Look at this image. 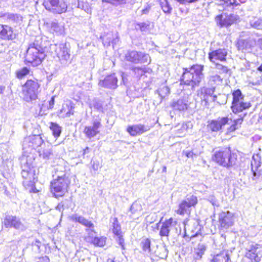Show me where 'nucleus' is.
<instances>
[{"mask_svg":"<svg viewBox=\"0 0 262 262\" xmlns=\"http://www.w3.org/2000/svg\"><path fill=\"white\" fill-rule=\"evenodd\" d=\"M101 126L100 120L95 119L93 121L92 125L84 127L83 133L89 139L94 138L99 133V128Z\"/></svg>","mask_w":262,"mask_h":262,"instance_id":"f3484780","label":"nucleus"},{"mask_svg":"<svg viewBox=\"0 0 262 262\" xmlns=\"http://www.w3.org/2000/svg\"><path fill=\"white\" fill-rule=\"evenodd\" d=\"M47 48L43 43L42 38L36 37L27 50L25 57L26 64L34 67L40 65L46 57Z\"/></svg>","mask_w":262,"mask_h":262,"instance_id":"f257e3e1","label":"nucleus"},{"mask_svg":"<svg viewBox=\"0 0 262 262\" xmlns=\"http://www.w3.org/2000/svg\"><path fill=\"white\" fill-rule=\"evenodd\" d=\"M197 203V197L193 195H190L182 201L179 206V208L176 211L180 215L189 214L191 212L190 208L194 207Z\"/></svg>","mask_w":262,"mask_h":262,"instance_id":"ddd939ff","label":"nucleus"},{"mask_svg":"<svg viewBox=\"0 0 262 262\" xmlns=\"http://www.w3.org/2000/svg\"><path fill=\"white\" fill-rule=\"evenodd\" d=\"M40 86L37 80H28L23 86L24 100L27 102L36 100L40 92Z\"/></svg>","mask_w":262,"mask_h":262,"instance_id":"423d86ee","label":"nucleus"},{"mask_svg":"<svg viewBox=\"0 0 262 262\" xmlns=\"http://www.w3.org/2000/svg\"><path fill=\"white\" fill-rule=\"evenodd\" d=\"M70 0H47L43 3L46 9L54 14H62L67 11Z\"/></svg>","mask_w":262,"mask_h":262,"instance_id":"0eeeda50","label":"nucleus"},{"mask_svg":"<svg viewBox=\"0 0 262 262\" xmlns=\"http://www.w3.org/2000/svg\"><path fill=\"white\" fill-rule=\"evenodd\" d=\"M206 250V246L204 244L200 243L194 248L193 257L194 259L200 260Z\"/></svg>","mask_w":262,"mask_h":262,"instance_id":"2f4dec72","label":"nucleus"},{"mask_svg":"<svg viewBox=\"0 0 262 262\" xmlns=\"http://www.w3.org/2000/svg\"><path fill=\"white\" fill-rule=\"evenodd\" d=\"M157 92L162 99L170 94V89L167 86L162 85Z\"/></svg>","mask_w":262,"mask_h":262,"instance_id":"79ce46f5","label":"nucleus"},{"mask_svg":"<svg viewBox=\"0 0 262 262\" xmlns=\"http://www.w3.org/2000/svg\"><path fill=\"white\" fill-rule=\"evenodd\" d=\"M50 31L56 35H62L64 33V28L63 25L53 21L51 24Z\"/></svg>","mask_w":262,"mask_h":262,"instance_id":"72a5a7b5","label":"nucleus"},{"mask_svg":"<svg viewBox=\"0 0 262 262\" xmlns=\"http://www.w3.org/2000/svg\"><path fill=\"white\" fill-rule=\"evenodd\" d=\"M117 78L115 74L106 76L104 79L100 80L99 85L107 89H115L117 87Z\"/></svg>","mask_w":262,"mask_h":262,"instance_id":"412c9836","label":"nucleus"},{"mask_svg":"<svg viewBox=\"0 0 262 262\" xmlns=\"http://www.w3.org/2000/svg\"><path fill=\"white\" fill-rule=\"evenodd\" d=\"M70 49L66 43L50 44L47 52L53 57L57 56L60 63L63 66L68 65L70 61Z\"/></svg>","mask_w":262,"mask_h":262,"instance_id":"39448f33","label":"nucleus"},{"mask_svg":"<svg viewBox=\"0 0 262 262\" xmlns=\"http://www.w3.org/2000/svg\"><path fill=\"white\" fill-rule=\"evenodd\" d=\"M211 159L220 166L230 168L236 166L237 155L232 152L229 147L219 148L213 150Z\"/></svg>","mask_w":262,"mask_h":262,"instance_id":"7ed1b4c3","label":"nucleus"},{"mask_svg":"<svg viewBox=\"0 0 262 262\" xmlns=\"http://www.w3.org/2000/svg\"><path fill=\"white\" fill-rule=\"evenodd\" d=\"M103 44L105 47H108L112 44L114 47L119 42V37L117 32H110L102 36H101Z\"/></svg>","mask_w":262,"mask_h":262,"instance_id":"5701e85b","label":"nucleus"},{"mask_svg":"<svg viewBox=\"0 0 262 262\" xmlns=\"http://www.w3.org/2000/svg\"><path fill=\"white\" fill-rule=\"evenodd\" d=\"M138 26L139 27L141 31H146L149 28V25L145 23H139L138 24Z\"/></svg>","mask_w":262,"mask_h":262,"instance_id":"8fccbe9b","label":"nucleus"},{"mask_svg":"<svg viewBox=\"0 0 262 262\" xmlns=\"http://www.w3.org/2000/svg\"><path fill=\"white\" fill-rule=\"evenodd\" d=\"M183 154L188 158H193V156H195L192 151H183Z\"/></svg>","mask_w":262,"mask_h":262,"instance_id":"864d4df0","label":"nucleus"},{"mask_svg":"<svg viewBox=\"0 0 262 262\" xmlns=\"http://www.w3.org/2000/svg\"><path fill=\"white\" fill-rule=\"evenodd\" d=\"M250 24L251 27L260 29L262 28V18H258L256 17H253L250 20Z\"/></svg>","mask_w":262,"mask_h":262,"instance_id":"37998d69","label":"nucleus"},{"mask_svg":"<svg viewBox=\"0 0 262 262\" xmlns=\"http://www.w3.org/2000/svg\"><path fill=\"white\" fill-rule=\"evenodd\" d=\"M161 224L162 225L159 232L160 235L161 236H168L171 228L177 225V221H174L172 217H170L166 220Z\"/></svg>","mask_w":262,"mask_h":262,"instance_id":"a878e982","label":"nucleus"},{"mask_svg":"<svg viewBox=\"0 0 262 262\" xmlns=\"http://www.w3.org/2000/svg\"><path fill=\"white\" fill-rule=\"evenodd\" d=\"M229 259L228 251H223L213 256L210 262H227Z\"/></svg>","mask_w":262,"mask_h":262,"instance_id":"c9c22d12","label":"nucleus"},{"mask_svg":"<svg viewBox=\"0 0 262 262\" xmlns=\"http://www.w3.org/2000/svg\"><path fill=\"white\" fill-rule=\"evenodd\" d=\"M215 87L210 88L203 86L200 88L199 91V95L204 100H206L209 96H212L215 91Z\"/></svg>","mask_w":262,"mask_h":262,"instance_id":"473e14b6","label":"nucleus"},{"mask_svg":"<svg viewBox=\"0 0 262 262\" xmlns=\"http://www.w3.org/2000/svg\"><path fill=\"white\" fill-rule=\"evenodd\" d=\"M208 84L210 86L215 87L222 82V78L218 75H210L208 78Z\"/></svg>","mask_w":262,"mask_h":262,"instance_id":"4c0bfd02","label":"nucleus"},{"mask_svg":"<svg viewBox=\"0 0 262 262\" xmlns=\"http://www.w3.org/2000/svg\"><path fill=\"white\" fill-rule=\"evenodd\" d=\"M231 120L228 117L218 118L216 120H212L208 122L207 128L212 132H217L221 130L224 126L229 124Z\"/></svg>","mask_w":262,"mask_h":262,"instance_id":"2eb2a0df","label":"nucleus"},{"mask_svg":"<svg viewBox=\"0 0 262 262\" xmlns=\"http://www.w3.org/2000/svg\"><path fill=\"white\" fill-rule=\"evenodd\" d=\"M3 224L6 228H14L20 230H24L27 228L18 217L12 215H6L4 219Z\"/></svg>","mask_w":262,"mask_h":262,"instance_id":"4468645a","label":"nucleus"},{"mask_svg":"<svg viewBox=\"0 0 262 262\" xmlns=\"http://www.w3.org/2000/svg\"><path fill=\"white\" fill-rule=\"evenodd\" d=\"M133 71L136 75L137 77H140L143 75L145 72V68L141 67H134L132 69Z\"/></svg>","mask_w":262,"mask_h":262,"instance_id":"de8ad7c7","label":"nucleus"},{"mask_svg":"<svg viewBox=\"0 0 262 262\" xmlns=\"http://www.w3.org/2000/svg\"><path fill=\"white\" fill-rule=\"evenodd\" d=\"M151 240L148 238H143L140 243V246L143 252V253L146 255L150 254Z\"/></svg>","mask_w":262,"mask_h":262,"instance_id":"e433bc0d","label":"nucleus"},{"mask_svg":"<svg viewBox=\"0 0 262 262\" xmlns=\"http://www.w3.org/2000/svg\"><path fill=\"white\" fill-rule=\"evenodd\" d=\"M118 242L119 245L121 246L123 249H124V239L120 235L118 236Z\"/></svg>","mask_w":262,"mask_h":262,"instance_id":"6e6d98bb","label":"nucleus"},{"mask_svg":"<svg viewBox=\"0 0 262 262\" xmlns=\"http://www.w3.org/2000/svg\"><path fill=\"white\" fill-rule=\"evenodd\" d=\"M75 108V104L71 101H68L63 105L62 108L60 110V113L62 114L63 117H69L74 114V109Z\"/></svg>","mask_w":262,"mask_h":262,"instance_id":"7c9ffc66","label":"nucleus"},{"mask_svg":"<svg viewBox=\"0 0 262 262\" xmlns=\"http://www.w3.org/2000/svg\"><path fill=\"white\" fill-rule=\"evenodd\" d=\"M162 249L164 252L163 256L166 257L167 256V254H168V250H167V248L165 247V246H164L162 248Z\"/></svg>","mask_w":262,"mask_h":262,"instance_id":"bf43d9fd","label":"nucleus"},{"mask_svg":"<svg viewBox=\"0 0 262 262\" xmlns=\"http://www.w3.org/2000/svg\"><path fill=\"white\" fill-rule=\"evenodd\" d=\"M103 2L110 3L114 5H117L121 3H123L125 0H102Z\"/></svg>","mask_w":262,"mask_h":262,"instance_id":"3c124183","label":"nucleus"},{"mask_svg":"<svg viewBox=\"0 0 262 262\" xmlns=\"http://www.w3.org/2000/svg\"><path fill=\"white\" fill-rule=\"evenodd\" d=\"M70 183V180L65 172L61 175H58L57 178L51 182V193L56 198L63 196L68 192Z\"/></svg>","mask_w":262,"mask_h":262,"instance_id":"20e7f679","label":"nucleus"},{"mask_svg":"<svg viewBox=\"0 0 262 262\" xmlns=\"http://www.w3.org/2000/svg\"><path fill=\"white\" fill-rule=\"evenodd\" d=\"M90 152V148L88 147H86L85 149L83 150V155H84L86 154H88Z\"/></svg>","mask_w":262,"mask_h":262,"instance_id":"052dcab7","label":"nucleus"},{"mask_svg":"<svg viewBox=\"0 0 262 262\" xmlns=\"http://www.w3.org/2000/svg\"><path fill=\"white\" fill-rule=\"evenodd\" d=\"M40 243L38 241H36L35 243L33 244V246H36L38 249H39L40 247Z\"/></svg>","mask_w":262,"mask_h":262,"instance_id":"680f3d73","label":"nucleus"},{"mask_svg":"<svg viewBox=\"0 0 262 262\" xmlns=\"http://www.w3.org/2000/svg\"><path fill=\"white\" fill-rule=\"evenodd\" d=\"M125 59L133 63H146L150 62V58L148 54L135 50L128 51L125 55Z\"/></svg>","mask_w":262,"mask_h":262,"instance_id":"1a4fd4ad","label":"nucleus"},{"mask_svg":"<svg viewBox=\"0 0 262 262\" xmlns=\"http://www.w3.org/2000/svg\"><path fill=\"white\" fill-rule=\"evenodd\" d=\"M54 97H52L50 100L49 102V108L51 109L53 107L54 104Z\"/></svg>","mask_w":262,"mask_h":262,"instance_id":"4d7b16f0","label":"nucleus"},{"mask_svg":"<svg viewBox=\"0 0 262 262\" xmlns=\"http://www.w3.org/2000/svg\"><path fill=\"white\" fill-rule=\"evenodd\" d=\"M163 172H166V167L165 166H164L163 167Z\"/></svg>","mask_w":262,"mask_h":262,"instance_id":"774afa93","label":"nucleus"},{"mask_svg":"<svg viewBox=\"0 0 262 262\" xmlns=\"http://www.w3.org/2000/svg\"><path fill=\"white\" fill-rule=\"evenodd\" d=\"M170 106L174 111L183 112L186 111L188 107L187 101L184 99L173 100L170 104Z\"/></svg>","mask_w":262,"mask_h":262,"instance_id":"c756f323","label":"nucleus"},{"mask_svg":"<svg viewBox=\"0 0 262 262\" xmlns=\"http://www.w3.org/2000/svg\"><path fill=\"white\" fill-rule=\"evenodd\" d=\"M0 18L11 24H20L23 20V17L20 15L9 12L1 13Z\"/></svg>","mask_w":262,"mask_h":262,"instance_id":"393cba45","label":"nucleus"},{"mask_svg":"<svg viewBox=\"0 0 262 262\" xmlns=\"http://www.w3.org/2000/svg\"><path fill=\"white\" fill-rule=\"evenodd\" d=\"M188 127V124L187 123H184L182 125V128L184 129H187Z\"/></svg>","mask_w":262,"mask_h":262,"instance_id":"0e129e2a","label":"nucleus"},{"mask_svg":"<svg viewBox=\"0 0 262 262\" xmlns=\"http://www.w3.org/2000/svg\"><path fill=\"white\" fill-rule=\"evenodd\" d=\"M150 127L148 125H145L142 124H137L129 125L127 128V131L132 136H136L143 134L148 131Z\"/></svg>","mask_w":262,"mask_h":262,"instance_id":"4be33fe9","label":"nucleus"},{"mask_svg":"<svg viewBox=\"0 0 262 262\" xmlns=\"http://www.w3.org/2000/svg\"><path fill=\"white\" fill-rule=\"evenodd\" d=\"M159 3L162 10L165 13H171L172 8L167 0H159Z\"/></svg>","mask_w":262,"mask_h":262,"instance_id":"a19ab883","label":"nucleus"},{"mask_svg":"<svg viewBox=\"0 0 262 262\" xmlns=\"http://www.w3.org/2000/svg\"><path fill=\"white\" fill-rule=\"evenodd\" d=\"M255 43L256 41L254 38L249 37L245 39H239L237 42V45L239 50L246 51L251 49L255 46Z\"/></svg>","mask_w":262,"mask_h":262,"instance_id":"c85d7f7f","label":"nucleus"},{"mask_svg":"<svg viewBox=\"0 0 262 262\" xmlns=\"http://www.w3.org/2000/svg\"><path fill=\"white\" fill-rule=\"evenodd\" d=\"M149 7H146V8L143 9L142 10V14H146L149 11Z\"/></svg>","mask_w":262,"mask_h":262,"instance_id":"e2e57ef3","label":"nucleus"},{"mask_svg":"<svg viewBox=\"0 0 262 262\" xmlns=\"http://www.w3.org/2000/svg\"><path fill=\"white\" fill-rule=\"evenodd\" d=\"M99 167V163L98 161H95L92 164V168L94 170H97Z\"/></svg>","mask_w":262,"mask_h":262,"instance_id":"5fc2aeb1","label":"nucleus"},{"mask_svg":"<svg viewBox=\"0 0 262 262\" xmlns=\"http://www.w3.org/2000/svg\"><path fill=\"white\" fill-rule=\"evenodd\" d=\"M70 220L72 222H78L86 227L87 228L86 229V232L88 234L89 233L90 230H94V225L93 223L81 215L75 213L70 216Z\"/></svg>","mask_w":262,"mask_h":262,"instance_id":"aec40b11","label":"nucleus"},{"mask_svg":"<svg viewBox=\"0 0 262 262\" xmlns=\"http://www.w3.org/2000/svg\"><path fill=\"white\" fill-rule=\"evenodd\" d=\"M23 146L24 149H34L38 151V148L45 146V143L39 135H32L24 139Z\"/></svg>","mask_w":262,"mask_h":262,"instance_id":"9b49d317","label":"nucleus"},{"mask_svg":"<svg viewBox=\"0 0 262 262\" xmlns=\"http://www.w3.org/2000/svg\"><path fill=\"white\" fill-rule=\"evenodd\" d=\"M129 210L133 214L140 212L142 210L141 202L140 201H135L131 205Z\"/></svg>","mask_w":262,"mask_h":262,"instance_id":"ea45409f","label":"nucleus"},{"mask_svg":"<svg viewBox=\"0 0 262 262\" xmlns=\"http://www.w3.org/2000/svg\"><path fill=\"white\" fill-rule=\"evenodd\" d=\"M49 127L55 138L57 139L60 136L61 133V127L57 123L51 122L50 123Z\"/></svg>","mask_w":262,"mask_h":262,"instance_id":"58836bf2","label":"nucleus"},{"mask_svg":"<svg viewBox=\"0 0 262 262\" xmlns=\"http://www.w3.org/2000/svg\"><path fill=\"white\" fill-rule=\"evenodd\" d=\"M113 233L118 236L120 235L121 234V227L116 218L115 219L114 222H113Z\"/></svg>","mask_w":262,"mask_h":262,"instance_id":"c03bdc74","label":"nucleus"},{"mask_svg":"<svg viewBox=\"0 0 262 262\" xmlns=\"http://www.w3.org/2000/svg\"><path fill=\"white\" fill-rule=\"evenodd\" d=\"M35 168L31 163L26 161V162L22 166L21 175L24 180L25 185L32 186L35 183L36 177Z\"/></svg>","mask_w":262,"mask_h":262,"instance_id":"9d476101","label":"nucleus"},{"mask_svg":"<svg viewBox=\"0 0 262 262\" xmlns=\"http://www.w3.org/2000/svg\"><path fill=\"white\" fill-rule=\"evenodd\" d=\"M29 73V70L27 67H24L16 72V76L19 79H21Z\"/></svg>","mask_w":262,"mask_h":262,"instance_id":"49530a36","label":"nucleus"},{"mask_svg":"<svg viewBox=\"0 0 262 262\" xmlns=\"http://www.w3.org/2000/svg\"><path fill=\"white\" fill-rule=\"evenodd\" d=\"M227 54V52L225 49H219L210 52L208 57L211 62L214 63L216 60L225 61Z\"/></svg>","mask_w":262,"mask_h":262,"instance_id":"bb28decb","label":"nucleus"},{"mask_svg":"<svg viewBox=\"0 0 262 262\" xmlns=\"http://www.w3.org/2000/svg\"><path fill=\"white\" fill-rule=\"evenodd\" d=\"M216 68L222 73H227L229 71V69L227 67L219 63H216Z\"/></svg>","mask_w":262,"mask_h":262,"instance_id":"09e8293b","label":"nucleus"},{"mask_svg":"<svg viewBox=\"0 0 262 262\" xmlns=\"http://www.w3.org/2000/svg\"><path fill=\"white\" fill-rule=\"evenodd\" d=\"M15 38L12 28L8 25H0V38L12 40Z\"/></svg>","mask_w":262,"mask_h":262,"instance_id":"cd10ccee","label":"nucleus"},{"mask_svg":"<svg viewBox=\"0 0 262 262\" xmlns=\"http://www.w3.org/2000/svg\"><path fill=\"white\" fill-rule=\"evenodd\" d=\"M215 19L217 23L221 27H228L234 23L237 19V16L221 14L217 16Z\"/></svg>","mask_w":262,"mask_h":262,"instance_id":"b1692460","label":"nucleus"},{"mask_svg":"<svg viewBox=\"0 0 262 262\" xmlns=\"http://www.w3.org/2000/svg\"><path fill=\"white\" fill-rule=\"evenodd\" d=\"M107 262H116L114 260V259H112V258H108L107 259Z\"/></svg>","mask_w":262,"mask_h":262,"instance_id":"69168bd1","label":"nucleus"},{"mask_svg":"<svg viewBox=\"0 0 262 262\" xmlns=\"http://www.w3.org/2000/svg\"><path fill=\"white\" fill-rule=\"evenodd\" d=\"M188 221V220H185L184 222H183V224L184 225V230H185V233H184V236L183 237H185L186 236H187V234H186V224H187V222Z\"/></svg>","mask_w":262,"mask_h":262,"instance_id":"13d9d810","label":"nucleus"},{"mask_svg":"<svg viewBox=\"0 0 262 262\" xmlns=\"http://www.w3.org/2000/svg\"><path fill=\"white\" fill-rule=\"evenodd\" d=\"M37 151L39 156L44 159H49L52 154L51 146L49 144L47 146L45 144V146H42L38 148Z\"/></svg>","mask_w":262,"mask_h":262,"instance_id":"f704fd0d","label":"nucleus"},{"mask_svg":"<svg viewBox=\"0 0 262 262\" xmlns=\"http://www.w3.org/2000/svg\"><path fill=\"white\" fill-rule=\"evenodd\" d=\"M203 70L204 66L199 64L193 65L188 68H184L181 78V83L191 86L192 89L199 86L204 77Z\"/></svg>","mask_w":262,"mask_h":262,"instance_id":"f03ea898","label":"nucleus"},{"mask_svg":"<svg viewBox=\"0 0 262 262\" xmlns=\"http://www.w3.org/2000/svg\"><path fill=\"white\" fill-rule=\"evenodd\" d=\"M259 71L262 72V64L257 68Z\"/></svg>","mask_w":262,"mask_h":262,"instance_id":"338daca9","label":"nucleus"},{"mask_svg":"<svg viewBox=\"0 0 262 262\" xmlns=\"http://www.w3.org/2000/svg\"><path fill=\"white\" fill-rule=\"evenodd\" d=\"M262 257V245L251 244L247 248L245 258L251 262H259Z\"/></svg>","mask_w":262,"mask_h":262,"instance_id":"f8f14e48","label":"nucleus"},{"mask_svg":"<svg viewBox=\"0 0 262 262\" xmlns=\"http://www.w3.org/2000/svg\"><path fill=\"white\" fill-rule=\"evenodd\" d=\"M96 232L94 230H90L89 233L85 237V240L97 247H103L106 244V238L104 236L97 237L95 235Z\"/></svg>","mask_w":262,"mask_h":262,"instance_id":"6ab92c4d","label":"nucleus"},{"mask_svg":"<svg viewBox=\"0 0 262 262\" xmlns=\"http://www.w3.org/2000/svg\"><path fill=\"white\" fill-rule=\"evenodd\" d=\"M219 221L221 227L227 229L233 224V214L228 211L222 212L219 214Z\"/></svg>","mask_w":262,"mask_h":262,"instance_id":"a211bd4d","label":"nucleus"},{"mask_svg":"<svg viewBox=\"0 0 262 262\" xmlns=\"http://www.w3.org/2000/svg\"><path fill=\"white\" fill-rule=\"evenodd\" d=\"M261 158L259 154L253 155L251 162V170L253 173L252 179L256 182L260 175H262V170H258L261 165Z\"/></svg>","mask_w":262,"mask_h":262,"instance_id":"dca6fc26","label":"nucleus"},{"mask_svg":"<svg viewBox=\"0 0 262 262\" xmlns=\"http://www.w3.org/2000/svg\"><path fill=\"white\" fill-rule=\"evenodd\" d=\"M243 121V117L238 118L234 121V123L231 124L229 130L230 132L234 131L236 129H237L238 127V126L240 125Z\"/></svg>","mask_w":262,"mask_h":262,"instance_id":"a18cd8bd","label":"nucleus"},{"mask_svg":"<svg viewBox=\"0 0 262 262\" xmlns=\"http://www.w3.org/2000/svg\"><path fill=\"white\" fill-rule=\"evenodd\" d=\"M177 2H179L180 4L184 5L186 4H190L195 3L198 2L199 0H176Z\"/></svg>","mask_w":262,"mask_h":262,"instance_id":"603ef678","label":"nucleus"},{"mask_svg":"<svg viewBox=\"0 0 262 262\" xmlns=\"http://www.w3.org/2000/svg\"><path fill=\"white\" fill-rule=\"evenodd\" d=\"M232 96L233 101L231 109L234 113L241 112L251 106L250 103L244 102V96L240 90L237 89L234 91L232 93Z\"/></svg>","mask_w":262,"mask_h":262,"instance_id":"6e6552de","label":"nucleus"}]
</instances>
